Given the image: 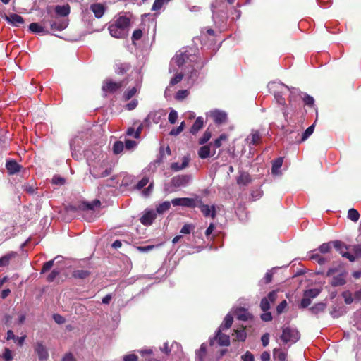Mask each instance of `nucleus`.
Instances as JSON below:
<instances>
[{
    "mask_svg": "<svg viewBox=\"0 0 361 361\" xmlns=\"http://www.w3.org/2000/svg\"><path fill=\"white\" fill-rule=\"evenodd\" d=\"M190 55L187 54V51L180 50L178 51L174 57L172 58L169 64V72L173 73L177 71L176 67H182L185 66L187 68L191 66L192 71L190 73L189 79L192 84L197 78V71L194 69V65L191 64L192 59L190 58Z\"/></svg>",
    "mask_w": 361,
    "mask_h": 361,
    "instance_id": "obj_1",
    "label": "nucleus"
},
{
    "mask_svg": "<svg viewBox=\"0 0 361 361\" xmlns=\"http://www.w3.org/2000/svg\"><path fill=\"white\" fill-rule=\"evenodd\" d=\"M269 87L274 92L275 99L277 103L286 106V100L283 95L288 91L290 90V95L289 102L291 104L293 96L295 94L298 93V90L296 88L290 89L288 86L280 83V82H272L269 84Z\"/></svg>",
    "mask_w": 361,
    "mask_h": 361,
    "instance_id": "obj_2",
    "label": "nucleus"
},
{
    "mask_svg": "<svg viewBox=\"0 0 361 361\" xmlns=\"http://www.w3.org/2000/svg\"><path fill=\"white\" fill-rule=\"evenodd\" d=\"M281 338L284 343H295L300 338V333L295 328L289 326L284 327L282 331Z\"/></svg>",
    "mask_w": 361,
    "mask_h": 361,
    "instance_id": "obj_3",
    "label": "nucleus"
},
{
    "mask_svg": "<svg viewBox=\"0 0 361 361\" xmlns=\"http://www.w3.org/2000/svg\"><path fill=\"white\" fill-rule=\"evenodd\" d=\"M196 207L200 208L201 212L205 217L210 216L212 219H214L216 217V207L214 205L209 206L208 204H205L202 202V201L200 199H197Z\"/></svg>",
    "mask_w": 361,
    "mask_h": 361,
    "instance_id": "obj_4",
    "label": "nucleus"
},
{
    "mask_svg": "<svg viewBox=\"0 0 361 361\" xmlns=\"http://www.w3.org/2000/svg\"><path fill=\"white\" fill-rule=\"evenodd\" d=\"M332 244L342 257L347 258L350 262H354L355 260V257L354 255L345 251L348 247L345 243L340 240H335L332 242Z\"/></svg>",
    "mask_w": 361,
    "mask_h": 361,
    "instance_id": "obj_5",
    "label": "nucleus"
},
{
    "mask_svg": "<svg viewBox=\"0 0 361 361\" xmlns=\"http://www.w3.org/2000/svg\"><path fill=\"white\" fill-rule=\"evenodd\" d=\"M197 199L183 197L174 198L171 200V204L173 206H183L190 208H195L197 206Z\"/></svg>",
    "mask_w": 361,
    "mask_h": 361,
    "instance_id": "obj_6",
    "label": "nucleus"
},
{
    "mask_svg": "<svg viewBox=\"0 0 361 361\" xmlns=\"http://www.w3.org/2000/svg\"><path fill=\"white\" fill-rule=\"evenodd\" d=\"M3 18L11 25L19 27L24 23L23 18L16 13H9L8 15L4 14Z\"/></svg>",
    "mask_w": 361,
    "mask_h": 361,
    "instance_id": "obj_7",
    "label": "nucleus"
},
{
    "mask_svg": "<svg viewBox=\"0 0 361 361\" xmlns=\"http://www.w3.org/2000/svg\"><path fill=\"white\" fill-rule=\"evenodd\" d=\"M210 117L217 124H222L226 121L227 114L226 112L220 110H212L209 112Z\"/></svg>",
    "mask_w": 361,
    "mask_h": 361,
    "instance_id": "obj_8",
    "label": "nucleus"
},
{
    "mask_svg": "<svg viewBox=\"0 0 361 361\" xmlns=\"http://www.w3.org/2000/svg\"><path fill=\"white\" fill-rule=\"evenodd\" d=\"M191 179L190 175H181L173 177L171 182L175 187H181L188 185Z\"/></svg>",
    "mask_w": 361,
    "mask_h": 361,
    "instance_id": "obj_9",
    "label": "nucleus"
},
{
    "mask_svg": "<svg viewBox=\"0 0 361 361\" xmlns=\"http://www.w3.org/2000/svg\"><path fill=\"white\" fill-rule=\"evenodd\" d=\"M35 351L37 353L40 361H45L49 357V353L47 348L41 342L37 343L35 347Z\"/></svg>",
    "mask_w": 361,
    "mask_h": 361,
    "instance_id": "obj_10",
    "label": "nucleus"
},
{
    "mask_svg": "<svg viewBox=\"0 0 361 361\" xmlns=\"http://www.w3.org/2000/svg\"><path fill=\"white\" fill-rule=\"evenodd\" d=\"M212 143L210 142L209 145H204L201 147L198 150V156L201 159H207L211 156H213L215 154L216 151L215 149H213V152H212Z\"/></svg>",
    "mask_w": 361,
    "mask_h": 361,
    "instance_id": "obj_11",
    "label": "nucleus"
},
{
    "mask_svg": "<svg viewBox=\"0 0 361 361\" xmlns=\"http://www.w3.org/2000/svg\"><path fill=\"white\" fill-rule=\"evenodd\" d=\"M190 161V157L189 154L185 155L182 159V163L180 164L178 162H174L171 164V169L174 171H181L188 167Z\"/></svg>",
    "mask_w": 361,
    "mask_h": 361,
    "instance_id": "obj_12",
    "label": "nucleus"
},
{
    "mask_svg": "<svg viewBox=\"0 0 361 361\" xmlns=\"http://www.w3.org/2000/svg\"><path fill=\"white\" fill-rule=\"evenodd\" d=\"M121 87V82H116L111 80H106L102 86V90L104 92H114L120 89Z\"/></svg>",
    "mask_w": 361,
    "mask_h": 361,
    "instance_id": "obj_13",
    "label": "nucleus"
},
{
    "mask_svg": "<svg viewBox=\"0 0 361 361\" xmlns=\"http://www.w3.org/2000/svg\"><path fill=\"white\" fill-rule=\"evenodd\" d=\"M102 166H93L90 169V172L94 178H104L109 176L111 173V170L106 169L104 171L101 170Z\"/></svg>",
    "mask_w": 361,
    "mask_h": 361,
    "instance_id": "obj_14",
    "label": "nucleus"
},
{
    "mask_svg": "<svg viewBox=\"0 0 361 361\" xmlns=\"http://www.w3.org/2000/svg\"><path fill=\"white\" fill-rule=\"evenodd\" d=\"M109 30L110 35L115 38H123L128 34V32H125L124 30L121 29L114 24H112L109 27Z\"/></svg>",
    "mask_w": 361,
    "mask_h": 361,
    "instance_id": "obj_15",
    "label": "nucleus"
},
{
    "mask_svg": "<svg viewBox=\"0 0 361 361\" xmlns=\"http://www.w3.org/2000/svg\"><path fill=\"white\" fill-rule=\"evenodd\" d=\"M156 216L155 212L152 210L147 211L140 218V222L145 226L151 225L156 218Z\"/></svg>",
    "mask_w": 361,
    "mask_h": 361,
    "instance_id": "obj_16",
    "label": "nucleus"
},
{
    "mask_svg": "<svg viewBox=\"0 0 361 361\" xmlns=\"http://www.w3.org/2000/svg\"><path fill=\"white\" fill-rule=\"evenodd\" d=\"M221 331H223V329H218L216 334V339L220 345L228 346L230 344V338L228 336L222 334Z\"/></svg>",
    "mask_w": 361,
    "mask_h": 361,
    "instance_id": "obj_17",
    "label": "nucleus"
},
{
    "mask_svg": "<svg viewBox=\"0 0 361 361\" xmlns=\"http://www.w3.org/2000/svg\"><path fill=\"white\" fill-rule=\"evenodd\" d=\"M90 10L93 12L96 18H99L103 16L105 7L102 4L96 3L90 6Z\"/></svg>",
    "mask_w": 361,
    "mask_h": 361,
    "instance_id": "obj_18",
    "label": "nucleus"
},
{
    "mask_svg": "<svg viewBox=\"0 0 361 361\" xmlns=\"http://www.w3.org/2000/svg\"><path fill=\"white\" fill-rule=\"evenodd\" d=\"M261 141V136L258 131H252L246 138L247 143L250 145H257Z\"/></svg>",
    "mask_w": 361,
    "mask_h": 361,
    "instance_id": "obj_19",
    "label": "nucleus"
},
{
    "mask_svg": "<svg viewBox=\"0 0 361 361\" xmlns=\"http://www.w3.org/2000/svg\"><path fill=\"white\" fill-rule=\"evenodd\" d=\"M129 23L130 20L128 18L125 16H121L116 20L114 25L118 26L121 29L124 30L125 32H128V27L129 26Z\"/></svg>",
    "mask_w": 361,
    "mask_h": 361,
    "instance_id": "obj_20",
    "label": "nucleus"
},
{
    "mask_svg": "<svg viewBox=\"0 0 361 361\" xmlns=\"http://www.w3.org/2000/svg\"><path fill=\"white\" fill-rule=\"evenodd\" d=\"M345 276L346 273H341L339 275L333 277L331 284L333 286H339L344 285L346 283Z\"/></svg>",
    "mask_w": 361,
    "mask_h": 361,
    "instance_id": "obj_21",
    "label": "nucleus"
},
{
    "mask_svg": "<svg viewBox=\"0 0 361 361\" xmlns=\"http://www.w3.org/2000/svg\"><path fill=\"white\" fill-rule=\"evenodd\" d=\"M204 125V119L202 117H197L190 128V133L193 135L196 134Z\"/></svg>",
    "mask_w": 361,
    "mask_h": 361,
    "instance_id": "obj_22",
    "label": "nucleus"
},
{
    "mask_svg": "<svg viewBox=\"0 0 361 361\" xmlns=\"http://www.w3.org/2000/svg\"><path fill=\"white\" fill-rule=\"evenodd\" d=\"M100 205V201L94 200L92 202H82L79 208L82 210H93L95 207Z\"/></svg>",
    "mask_w": 361,
    "mask_h": 361,
    "instance_id": "obj_23",
    "label": "nucleus"
},
{
    "mask_svg": "<svg viewBox=\"0 0 361 361\" xmlns=\"http://www.w3.org/2000/svg\"><path fill=\"white\" fill-rule=\"evenodd\" d=\"M6 169L10 174H14L20 171V166L16 161L11 160L7 161Z\"/></svg>",
    "mask_w": 361,
    "mask_h": 361,
    "instance_id": "obj_24",
    "label": "nucleus"
},
{
    "mask_svg": "<svg viewBox=\"0 0 361 361\" xmlns=\"http://www.w3.org/2000/svg\"><path fill=\"white\" fill-rule=\"evenodd\" d=\"M251 181L249 173L246 172H240V176L237 178L238 185H247Z\"/></svg>",
    "mask_w": 361,
    "mask_h": 361,
    "instance_id": "obj_25",
    "label": "nucleus"
},
{
    "mask_svg": "<svg viewBox=\"0 0 361 361\" xmlns=\"http://www.w3.org/2000/svg\"><path fill=\"white\" fill-rule=\"evenodd\" d=\"M55 11L61 16H66L70 13V6L68 4L56 6Z\"/></svg>",
    "mask_w": 361,
    "mask_h": 361,
    "instance_id": "obj_26",
    "label": "nucleus"
},
{
    "mask_svg": "<svg viewBox=\"0 0 361 361\" xmlns=\"http://www.w3.org/2000/svg\"><path fill=\"white\" fill-rule=\"evenodd\" d=\"M16 256V253L14 252H11L4 256L1 257L0 258V267H5L7 266L11 259H12L13 257Z\"/></svg>",
    "mask_w": 361,
    "mask_h": 361,
    "instance_id": "obj_27",
    "label": "nucleus"
},
{
    "mask_svg": "<svg viewBox=\"0 0 361 361\" xmlns=\"http://www.w3.org/2000/svg\"><path fill=\"white\" fill-rule=\"evenodd\" d=\"M130 68V66L129 63H117L115 66V71L118 74H123L126 73Z\"/></svg>",
    "mask_w": 361,
    "mask_h": 361,
    "instance_id": "obj_28",
    "label": "nucleus"
},
{
    "mask_svg": "<svg viewBox=\"0 0 361 361\" xmlns=\"http://www.w3.org/2000/svg\"><path fill=\"white\" fill-rule=\"evenodd\" d=\"M90 274V271L87 270L78 269L73 272L72 276L75 279H84L87 278Z\"/></svg>",
    "mask_w": 361,
    "mask_h": 361,
    "instance_id": "obj_29",
    "label": "nucleus"
},
{
    "mask_svg": "<svg viewBox=\"0 0 361 361\" xmlns=\"http://www.w3.org/2000/svg\"><path fill=\"white\" fill-rule=\"evenodd\" d=\"M283 159L282 157H279L273 161L271 171L273 174H278L279 169L283 164Z\"/></svg>",
    "mask_w": 361,
    "mask_h": 361,
    "instance_id": "obj_30",
    "label": "nucleus"
},
{
    "mask_svg": "<svg viewBox=\"0 0 361 361\" xmlns=\"http://www.w3.org/2000/svg\"><path fill=\"white\" fill-rule=\"evenodd\" d=\"M171 202H170L169 201H165V202L159 204L156 208L157 213L161 214H163L165 212L168 211L171 207Z\"/></svg>",
    "mask_w": 361,
    "mask_h": 361,
    "instance_id": "obj_31",
    "label": "nucleus"
},
{
    "mask_svg": "<svg viewBox=\"0 0 361 361\" xmlns=\"http://www.w3.org/2000/svg\"><path fill=\"white\" fill-rule=\"evenodd\" d=\"M233 317L230 314H228L224 318V323L220 326L219 329L223 330L229 329L233 324Z\"/></svg>",
    "mask_w": 361,
    "mask_h": 361,
    "instance_id": "obj_32",
    "label": "nucleus"
},
{
    "mask_svg": "<svg viewBox=\"0 0 361 361\" xmlns=\"http://www.w3.org/2000/svg\"><path fill=\"white\" fill-rule=\"evenodd\" d=\"M287 354L286 352L278 349L274 350V357L279 361H286Z\"/></svg>",
    "mask_w": 361,
    "mask_h": 361,
    "instance_id": "obj_33",
    "label": "nucleus"
},
{
    "mask_svg": "<svg viewBox=\"0 0 361 361\" xmlns=\"http://www.w3.org/2000/svg\"><path fill=\"white\" fill-rule=\"evenodd\" d=\"M233 336L235 337L234 340L238 341H244L247 337V334L244 330H235Z\"/></svg>",
    "mask_w": 361,
    "mask_h": 361,
    "instance_id": "obj_34",
    "label": "nucleus"
},
{
    "mask_svg": "<svg viewBox=\"0 0 361 361\" xmlns=\"http://www.w3.org/2000/svg\"><path fill=\"white\" fill-rule=\"evenodd\" d=\"M348 218L353 222H357L360 218V214L357 210L352 208L348 212Z\"/></svg>",
    "mask_w": 361,
    "mask_h": 361,
    "instance_id": "obj_35",
    "label": "nucleus"
},
{
    "mask_svg": "<svg viewBox=\"0 0 361 361\" xmlns=\"http://www.w3.org/2000/svg\"><path fill=\"white\" fill-rule=\"evenodd\" d=\"M250 314L245 310H239L236 312V317L239 320L246 321L250 318Z\"/></svg>",
    "mask_w": 361,
    "mask_h": 361,
    "instance_id": "obj_36",
    "label": "nucleus"
},
{
    "mask_svg": "<svg viewBox=\"0 0 361 361\" xmlns=\"http://www.w3.org/2000/svg\"><path fill=\"white\" fill-rule=\"evenodd\" d=\"M326 308V305L322 302L317 303L310 308L311 312L313 314H319L324 312Z\"/></svg>",
    "mask_w": 361,
    "mask_h": 361,
    "instance_id": "obj_37",
    "label": "nucleus"
},
{
    "mask_svg": "<svg viewBox=\"0 0 361 361\" xmlns=\"http://www.w3.org/2000/svg\"><path fill=\"white\" fill-rule=\"evenodd\" d=\"M30 30L36 33H44L45 32L44 28L37 23H32L29 26Z\"/></svg>",
    "mask_w": 361,
    "mask_h": 361,
    "instance_id": "obj_38",
    "label": "nucleus"
},
{
    "mask_svg": "<svg viewBox=\"0 0 361 361\" xmlns=\"http://www.w3.org/2000/svg\"><path fill=\"white\" fill-rule=\"evenodd\" d=\"M227 140V136L225 134H222L219 136V138L215 140L214 144H212V147L214 149L219 148L221 146L222 142Z\"/></svg>",
    "mask_w": 361,
    "mask_h": 361,
    "instance_id": "obj_39",
    "label": "nucleus"
},
{
    "mask_svg": "<svg viewBox=\"0 0 361 361\" xmlns=\"http://www.w3.org/2000/svg\"><path fill=\"white\" fill-rule=\"evenodd\" d=\"M211 137H212L211 132L209 130H207L204 133V134L202 136V137L200 138L199 142H198L199 144L200 145H204V143L207 142L209 140Z\"/></svg>",
    "mask_w": 361,
    "mask_h": 361,
    "instance_id": "obj_40",
    "label": "nucleus"
},
{
    "mask_svg": "<svg viewBox=\"0 0 361 361\" xmlns=\"http://www.w3.org/2000/svg\"><path fill=\"white\" fill-rule=\"evenodd\" d=\"M188 94H189V92L187 90H179L176 93L175 98L178 101H182L184 99H185L188 96Z\"/></svg>",
    "mask_w": 361,
    "mask_h": 361,
    "instance_id": "obj_41",
    "label": "nucleus"
},
{
    "mask_svg": "<svg viewBox=\"0 0 361 361\" xmlns=\"http://www.w3.org/2000/svg\"><path fill=\"white\" fill-rule=\"evenodd\" d=\"M271 302L269 301L268 298L264 297L262 299L260 302V307L263 312H267L270 308Z\"/></svg>",
    "mask_w": 361,
    "mask_h": 361,
    "instance_id": "obj_42",
    "label": "nucleus"
},
{
    "mask_svg": "<svg viewBox=\"0 0 361 361\" xmlns=\"http://www.w3.org/2000/svg\"><path fill=\"white\" fill-rule=\"evenodd\" d=\"M319 290L318 289H310L305 292L304 296L306 298H314L317 297L319 293Z\"/></svg>",
    "mask_w": 361,
    "mask_h": 361,
    "instance_id": "obj_43",
    "label": "nucleus"
},
{
    "mask_svg": "<svg viewBox=\"0 0 361 361\" xmlns=\"http://www.w3.org/2000/svg\"><path fill=\"white\" fill-rule=\"evenodd\" d=\"M206 354V346L204 344H202L200 349L196 352V357L200 361H202L203 357Z\"/></svg>",
    "mask_w": 361,
    "mask_h": 361,
    "instance_id": "obj_44",
    "label": "nucleus"
},
{
    "mask_svg": "<svg viewBox=\"0 0 361 361\" xmlns=\"http://www.w3.org/2000/svg\"><path fill=\"white\" fill-rule=\"evenodd\" d=\"M124 148V145L121 141H117L114 144L113 151L115 154L121 153Z\"/></svg>",
    "mask_w": 361,
    "mask_h": 361,
    "instance_id": "obj_45",
    "label": "nucleus"
},
{
    "mask_svg": "<svg viewBox=\"0 0 361 361\" xmlns=\"http://www.w3.org/2000/svg\"><path fill=\"white\" fill-rule=\"evenodd\" d=\"M332 242L323 243L319 247V250L321 253L325 254L330 251L331 248Z\"/></svg>",
    "mask_w": 361,
    "mask_h": 361,
    "instance_id": "obj_46",
    "label": "nucleus"
},
{
    "mask_svg": "<svg viewBox=\"0 0 361 361\" xmlns=\"http://www.w3.org/2000/svg\"><path fill=\"white\" fill-rule=\"evenodd\" d=\"M137 90L135 87L131 88L130 90L126 91L123 94V97L126 100H129L131 99L137 92Z\"/></svg>",
    "mask_w": 361,
    "mask_h": 361,
    "instance_id": "obj_47",
    "label": "nucleus"
},
{
    "mask_svg": "<svg viewBox=\"0 0 361 361\" xmlns=\"http://www.w3.org/2000/svg\"><path fill=\"white\" fill-rule=\"evenodd\" d=\"M314 124H312V126H309L305 130L304 133L302 134V141L305 140L308 137H310L312 134V133L314 131Z\"/></svg>",
    "mask_w": 361,
    "mask_h": 361,
    "instance_id": "obj_48",
    "label": "nucleus"
},
{
    "mask_svg": "<svg viewBox=\"0 0 361 361\" xmlns=\"http://www.w3.org/2000/svg\"><path fill=\"white\" fill-rule=\"evenodd\" d=\"M60 271L58 269H53L51 273L47 276V281L49 282L54 281L55 279L59 275Z\"/></svg>",
    "mask_w": 361,
    "mask_h": 361,
    "instance_id": "obj_49",
    "label": "nucleus"
},
{
    "mask_svg": "<svg viewBox=\"0 0 361 361\" xmlns=\"http://www.w3.org/2000/svg\"><path fill=\"white\" fill-rule=\"evenodd\" d=\"M194 228L195 226H193L192 224H185L182 227L180 233L183 234H189Z\"/></svg>",
    "mask_w": 361,
    "mask_h": 361,
    "instance_id": "obj_50",
    "label": "nucleus"
},
{
    "mask_svg": "<svg viewBox=\"0 0 361 361\" xmlns=\"http://www.w3.org/2000/svg\"><path fill=\"white\" fill-rule=\"evenodd\" d=\"M178 118V113L176 111L172 109L169 114V121L171 123V124H173L176 123V120Z\"/></svg>",
    "mask_w": 361,
    "mask_h": 361,
    "instance_id": "obj_51",
    "label": "nucleus"
},
{
    "mask_svg": "<svg viewBox=\"0 0 361 361\" xmlns=\"http://www.w3.org/2000/svg\"><path fill=\"white\" fill-rule=\"evenodd\" d=\"M304 94V97H303L302 99H303L305 104L308 106H312L314 102V98L307 94Z\"/></svg>",
    "mask_w": 361,
    "mask_h": 361,
    "instance_id": "obj_52",
    "label": "nucleus"
},
{
    "mask_svg": "<svg viewBox=\"0 0 361 361\" xmlns=\"http://www.w3.org/2000/svg\"><path fill=\"white\" fill-rule=\"evenodd\" d=\"M288 305V303L286 302V300H283L282 302H281L276 307V312H277V314H281L282 312H283L284 310L286 308Z\"/></svg>",
    "mask_w": 361,
    "mask_h": 361,
    "instance_id": "obj_53",
    "label": "nucleus"
},
{
    "mask_svg": "<svg viewBox=\"0 0 361 361\" xmlns=\"http://www.w3.org/2000/svg\"><path fill=\"white\" fill-rule=\"evenodd\" d=\"M183 74L182 73H178L177 75H176L173 78H171V81H170V85H174L178 82H180L182 79H183Z\"/></svg>",
    "mask_w": 361,
    "mask_h": 361,
    "instance_id": "obj_54",
    "label": "nucleus"
},
{
    "mask_svg": "<svg viewBox=\"0 0 361 361\" xmlns=\"http://www.w3.org/2000/svg\"><path fill=\"white\" fill-rule=\"evenodd\" d=\"M137 145V142L131 140H125V147L127 149H133Z\"/></svg>",
    "mask_w": 361,
    "mask_h": 361,
    "instance_id": "obj_55",
    "label": "nucleus"
},
{
    "mask_svg": "<svg viewBox=\"0 0 361 361\" xmlns=\"http://www.w3.org/2000/svg\"><path fill=\"white\" fill-rule=\"evenodd\" d=\"M54 262V260L53 259L45 262L43 265L41 274L45 273L46 271H49L53 267Z\"/></svg>",
    "mask_w": 361,
    "mask_h": 361,
    "instance_id": "obj_56",
    "label": "nucleus"
},
{
    "mask_svg": "<svg viewBox=\"0 0 361 361\" xmlns=\"http://www.w3.org/2000/svg\"><path fill=\"white\" fill-rule=\"evenodd\" d=\"M148 183L149 178L147 177H144L137 183L136 188L140 190L143 188Z\"/></svg>",
    "mask_w": 361,
    "mask_h": 361,
    "instance_id": "obj_57",
    "label": "nucleus"
},
{
    "mask_svg": "<svg viewBox=\"0 0 361 361\" xmlns=\"http://www.w3.org/2000/svg\"><path fill=\"white\" fill-rule=\"evenodd\" d=\"M3 357L6 361H11L13 359L11 350L6 348L3 353Z\"/></svg>",
    "mask_w": 361,
    "mask_h": 361,
    "instance_id": "obj_58",
    "label": "nucleus"
},
{
    "mask_svg": "<svg viewBox=\"0 0 361 361\" xmlns=\"http://www.w3.org/2000/svg\"><path fill=\"white\" fill-rule=\"evenodd\" d=\"M154 245L138 246L136 249L141 252H148L154 248Z\"/></svg>",
    "mask_w": 361,
    "mask_h": 361,
    "instance_id": "obj_59",
    "label": "nucleus"
},
{
    "mask_svg": "<svg viewBox=\"0 0 361 361\" xmlns=\"http://www.w3.org/2000/svg\"><path fill=\"white\" fill-rule=\"evenodd\" d=\"M53 319L55 321V322L59 324H62L66 321L65 318L63 316H61V315H60L59 314H54L53 315Z\"/></svg>",
    "mask_w": 361,
    "mask_h": 361,
    "instance_id": "obj_60",
    "label": "nucleus"
},
{
    "mask_svg": "<svg viewBox=\"0 0 361 361\" xmlns=\"http://www.w3.org/2000/svg\"><path fill=\"white\" fill-rule=\"evenodd\" d=\"M142 36V32L141 30H136L133 32L132 35V40L136 41L139 40Z\"/></svg>",
    "mask_w": 361,
    "mask_h": 361,
    "instance_id": "obj_61",
    "label": "nucleus"
},
{
    "mask_svg": "<svg viewBox=\"0 0 361 361\" xmlns=\"http://www.w3.org/2000/svg\"><path fill=\"white\" fill-rule=\"evenodd\" d=\"M269 300V301L271 302V303H273L275 302V300H276L277 298V291L276 290H273L271 292H270L267 297Z\"/></svg>",
    "mask_w": 361,
    "mask_h": 361,
    "instance_id": "obj_62",
    "label": "nucleus"
},
{
    "mask_svg": "<svg viewBox=\"0 0 361 361\" xmlns=\"http://www.w3.org/2000/svg\"><path fill=\"white\" fill-rule=\"evenodd\" d=\"M242 360L243 361H254V356L250 352L247 351L245 354L242 356Z\"/></svg>",
    "mask_w": 361,
    "mask_h": 361,
    "instance_id": "obj_63",
    "label": "nucleus"
},
{
    "mask_svg": "<svg viewBox=\"0 0 361 361\" xmlns=\"http://www.w3.org/2000/svg\"><path fill=\"white\" fill-rule=\"evenodd\" d=\"M138 357L135 354H128L124 356V361H137Z\"/></svg>",
    "mask_w": 361,
    "mask_h": 361,
    "instance_id": "obj_64",
    "label": "nucleus"
}]
</instances>
